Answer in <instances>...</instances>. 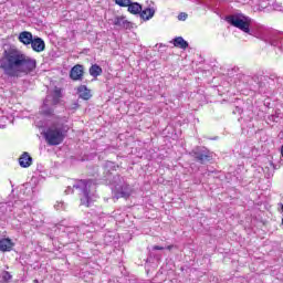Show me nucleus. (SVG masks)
<instances>
[{
    "label": "nucleus",
    "instance_id": "nucleus-29",
    "mask_svg": "<svg viewBox=\"0 0 283 283\" xmlns=\"http://www.w3.org/2000/svg\"><path fill=\"white\" fill-rule=\"evenodd\" d=\"M165 248L159 247V245H154L153 251H164Z\"/></svg>",
    "mask_w": 283,
    "mask_h": 283
},
{
    "label": "nucleus",
    "instance_id": "nucleus-18",
    "mask_svg": "<svg viewBox=\"0 0 283 283\" xmlns=\"http://www.w3.org/2000/svg\"><path fill=\"white\" fill-rule=\"evenodd\" d=\"M91 76L96 78L103 74V69L98 64H93L88 70Z\"/></svg>",
    "mask_w": 283,
    "mask_h": 283
},
{
    "label": "nucleus",
    "instance_id": "nucleus-24",
    "mask_svg": "<svg viewBox=\"0 0 283 283\" xmlns=\"http://www.w3.org/2000/svg\"><path fill=\"white\" fill-rule=\"evenodd\" d=\"M265 41L269 42L270 45H273L274 48H277V45H280V40L277 38L271 39V40L265 39Z\"/></svg>",
    "mask_w": 283,
    "mask_h": 283
},
{
    "label": "nucleus",
    "instance_id": "nucleus-9",
    "mask_svg": "<svg viewBox=\"0 0 283 283\" xmlns=\"http://www.w3.org/2000/svg\"><path fill=\"white\" fill-rule=\"evenodd\" d=\"M195 158L198 160V163L205 165V163H209L211 160V154L209 150H199L195 153Z\"/></svg>",
    "mask_w": 283,
    "mask_h": 283
},
{
    "label": "nucleus",
    "instance_id": "nucleus-15",
    "mask_svg": "<svg viewBox=\"0 0 283 283\" xmlns=\"http://www.w3.org/2000/svg\"><path fill=\"white\" fill-rule=\"evenodd\" d=\"M156 14V9L154 8H146L145 10L140 11V17L144 21H149Z\"/></svg>",
    "mask_w": 283,
    "mask_h": 283
},
{
    "label": "nucleus",
    "instance_id": "nucleus-8",
    "mask_svg": "<svg viewBox=\"0 0 283 283\" xmlns=\"http://www.w3.org/2000/svg\"><path fill=\"white\" fill-rule=\"evenodd\" d=\"M83 74H85L83 65L77 64L71 69L70 77L72 81H83Z\"/></svg>",
    "mask_w": 283,
    "mask_h": 283
},
{
    "label": "nucleus",
    "instance_id": "nucleus-31",
    "mask_svg": "<svg viewBox=\"0 0 283 283\" xmlns=\"http://www.w3.org/2000/svg\"><path fill=\"white\" fill-rule=\"evenodd\" d=\"M166 249H167L168 251H171V249H174V245H168V247H166Z\"/></svg>",
    "mask_w": 283,
    "mask_h": 283
},
{
    "label": "nucleus",
    "instance_id": "nucleus-23",
    "mask_svg": "<svg viewBox=\"0 0 283 283\" xmlns=\"http://www.w3.org/2000/svg\"><path fill=\"white\" fill-rule=\"evenodd\" d=\"M2 280L3 282H10V280H12V274L8 271L2 272Z\"/></svg>",
    "mask_w": 283,
    "mask_h": 283
},
{
    "label": "nucleus",
    "instance_id": "nucleus-6",
    "mask_svg": "<svg viewBox=\"0 0 283 283\" xmlns=\"http://www.w3.org/2000/svg\"><path fill=\"white\" fill-rule=\"evenodd\" d=\"M85 229H87V226L85 224L81 226V228L69 227L66 228L65 232L67 233L69 240H71V242H76L81 240L78 235L85 233Z\"/></svg>",
    "mask_w": 283,
    "mask_h": 283
},
{
    "label": "nucleus",
    "instance_id": "nucleus-25",
    "mask_svg": "<svg viewBox=\"0 0 283 283\" xmlns=\"http://www.w3.org/2000/svg\"><path fill=\"white\" fill-rule=\"evenodd\" d=\"M54 209H56V211H61V209H65V202L56 201V203L54 205Z\"/></svg>",
    "mask_w": 283,
    "mask_h": 283
},
{
    "label": "nucleus",
    "instance_id": "nucleus-1",
    "mask_svg": "<svg viewBox=\"0 0 283 283\" xmlns=\"http://www.w3.org/2000/svg\"><path fill=\"white\" fill-rule=\"evenodd\" d=\"M0 70L9 78L32 76L36 72V60L30 57L19 49L4 50L0 57Z\"/></svg>",
    "mask_w": 283,
    "mask_h": 283
},
{
    "label": "nucleus",
    "instance_id": "nucleus-26",
    "mask_svg": "<svg viewBox=\"0 0 283 283\" xmlns=\"http://www.w3.org/2000/svg\"><path fill=\"white\" fill-rule=\"evenodd\" d=\"M189 15L186 12H181L178 14V21H187Z\"/></svg>",
    "mask_w": 283,
    "mask_h": 283
},
{
    "label": "nucleus",
    "instance_id": "nucleus-21",
    "mask_svg": "<svg viewBox=\"0 0 283 283\" xmlns=\"http://www.w3.org/2000/svg\"><path fill=\"white\" fill-rule=\"evenodd\" d=\"M115 3L120 8H128V6L132 3V0H115Z\"/></svg>",
    "mask_w": 283,
    "mask_h": 283
},
{
    "label": "nucleus",
    "instance_id": "nucleus-32",
    "mask_svg": "<svg viewBox=\"0 0 283 283\" xmlns=\"http://www.w3.org/2000/svg\"><path fill=\"white\" fill-rule=\"evenodd\" d=\"M34 283H39V280H34Z\"/></svg>",
    "mask_w": 283,
    "mask_h": 283
},
{
    "label": "nucleus",
    "instance_id": "nucleus-20",
    "mask_svg": "<svg viewBox=\"0 0 283 283\" xmlns=\"http://www.w3.org/2000/svg\"><path fill=\"white\" fill-rule=\"evenodd\" d=\"M119 195L122 198H129V196H132V187H129V185L122 186Z\"/></svg>",
    "mask_w": 283,
    "mask_h": 283
},
{
    "label": "nucleus",
    "instance_id": "nucleus-27",
    "mask_svg": "<svg viewBox=\"0 0 283 283\" xmlns=\"http://www.w3.org/2000/svg\"><path fill=\"white\" fill-rule=\"evenodd\" d=\"M269 6H271V3L270 2L266 3V1H264V0H261L259 2V7L262 8L263 10H264V8H269Z\"/></svg>",
    "mask_w": 283,
    "mask_h": 283
},
{
    "label": "nucleus",
    "instance_id": "nucleus-13",
    "mask_svg": "<svg viewBox=\"0 0 283 283\" xmlns=\"http://www.w3.org/2000/svg\"><path fill=\"white\" fill-rule=\"evenodd\" d=\"M77 94L80 98H83V101H90L92 98V93L85 85H81L77 88Z\"/></svg>",
    "mask_w": 283,
    "mask_h": 283
},
{
    "label": "nucleus",
    "instance_id": "nucleus-7",
    "mask_svg": "<svg viewBox=\"0 0 283 283\" xmlns=\"http://www.w3.org/2000/svg\"><path fill=\"white\" fill-rule=\"evenodd\" d=\"M108 23L116 28H120L122 30H129V28H132V23L123 15H115L114 18L108 19Z\"/></svg>",
    "mask_w": 283,
    "mask_h": 283
},
{
    "label": "nucleus",
    "instance_id": "nucleus-5",
    "mask_svg": "<svg viewBox=\"0 0 283 283\" xmlns=\"http://www.w3.org/2000/svg\"><path fill=\"white\" fill-rule=\"evenodd\" d=\"M44 138L48 145H61V143H63V140L65 139V130L63 129V127H57L56 125H53L46 129V132L44 133Z\"/></svg>",
    "mask_w": 283,
    "mask_h": 283
},
{
    "label": "nucleus",
    "instance_id": "nucleus-4",
    "mask_svg": "<svg viewBox=\"0 0 283 283\" xmlns=\"http://www.w3.org/2000/svg\"><path fill=\"white\" fill-rule=\"evenodd\" d=\"M63 94L61 93V88L55 87L54 91L46 96L42 106V114L44 116H52L54 114V105H59L61 103Z\"/></svg>",
    "mask_w": 283,
    "mask_h": 283
},
{
    "label": "nucleus",
    "instance_id": "nucleus-30",
    "mask_svg": "<svg viewBox=\"0 0 283 283\" xmlns=\"http://www.w3.org/2000/svg\"><path fill=\"white\" fill-rule=\"evenodd\" d=\"M14 207H19L21 209V201H15Z\"/></svg>",
    "mask_w": 283,
    "mask_h": 283
},
{
    "label": "nucleus",
    "instance_id": "nucleus-2",
    "mask_svg": "<svg viewBox=\"0 0 283 283\" xmlns=\"http://www.w3.org/2000/svg\"><path fill=\"white\" fill-rule=\"evenodd\" d=\"M74 189H76L78 193L83 196L81 197V205H84L85 207H90L92 201H94V198H96L94 195V191H96V185L92 180H77L73 187L69 186L64 193L70 196V193H74Z\"/></svg>",
    "mask_w": 283,
    "mask_h": 283
},
{
    "label": "nucleus",
    "instance_id": "nucleus-17",
    "mask_svg": "<svg viewBox=\"0 0 283 283\" xmlns=\"http://www.w3.org/2000/svg\"><path fill=\"white\" fill-rule=\"evenodd\" d=\"M128 12H130V14H140L143 7L138 2H130L128 4Z\"/></svg>",
    "mask_w": 283,
    "mask_h": 283
},
{
    "label": "nucleus",
    "instance_id": "nucleus-3",
    "mask_svg": "<svg viewBox=\"0 0 283 283\" xmlns=\"http://www.w3.org/2000/svg\"><path fill=\"white\" fill-rule=\"evenodd\" d=\"M227 23L233 28H238L241 32L245 34H251V18L244 15L243 13H233L226 17Z\"/></svg>",
    "mask_w": 283,
    "mask_h": 283
},
{
    "label": "nucleus",
    "instance_id": "nucleus-28",
    "mask_svg": "<svg viewBox=\"0 0 283 283\" xmlns=\"http://www.w3.org/2000/svg\"><path fill=\"white\" fill-rule=\"evenodd\" d=\"M273 10H277L279 12H282V4L274 2L272 3Z\"/></svg>",
    "mask_w": 283,
    "mask_h": 283
},
{
    "label": "nucleus",
    "instance_id": "nucleus-11",
    "mask_svg": "<svg viewBox=\"0 0 283 283\" xmlns=\"http://www.w3.org/2000/svg\"><path fill=\"white\" fill-rule=\"evenodd\" d=\"M18 39L20 43H23V45H31L32 41L34 40L30 31L21 32Z\"/></svg>",
    "mask_w": 283,
    "mask_h": 283
},
{
    "label": "nucleus",
    "instance_id": "nucleus-19",
    "mask_svg": "<svg viewBox=\"0 0 283 283\" xmlns=\"http://www.w3.org/2000/svg\"><path fill=\"white\" fill-rule=\"evenodd\" d=\"M22 191L27 198H32L34 196V186L31 182L24 184Z\"/></svg>",
    "mask_w": 283,
    "mask_h": 283
},
{
    "label": "nucleus",
    "instance_id": "nucleus-14",
    "mask_svg": "<svg viewBox=\"0 0 283 283\" xmlns=\"http://www.w3.org/2000/svg\"><path fill=\"white\" fill-rule=\"evenodd\" d=\"M19 165L20 167H23V168L30 167L32 165V158L30 157V154L23 153L19 158Z\"/></svg>",
    "mask_w": 283,
    "mask_h": 283
},
{
    "label": "nucleus",
    "instance_id": "nucleus-12",
    "mask_svg": "<svg viewBox=\"0 0 283 283\" xmlns=\"http://www.w3.org/2000/svg\"><path fill=\"white\" fill-rule=\"evenodd\" d=\"M14 248V242L10 239H2L0 240V251L3 253L12 251Z\"/></svg>",
    "mask_w": 283,
    "mask_h": 283
},
{
    "label": "nucleus",
    "instance_id": "nucleus-16",
    "mask_svg": "<svg viewBox=\"0 0 283 283\" xmlns=\"http://www.w3.org/2000/svg\"><path fill=\"white\" fill-rule=\"evenodd\" d=\"M175 48H180V50H187L189 48V42L186 41L182 36L174 39Z\"/></svg>",
    "mask_w": 283,
    "mask_h": 283
},
{
    "label": "nucleus",
    "instance_id": "nucleus-10",
    "mask_svg": "<svg viewBox=\"0 0 283 283\" xmlns=\"http://www.w3.org/2000/svg\"><path fill=\"white\" fill-rule=\"evenodd\" d=\"M31 48L33 52H43L45 50V41L41 38H33L31 42Z\"/></svg>",
    "mask_w": 283,
    "mask_h": 283
},
{
    "label": "nucleus",
    "instance_id": "nucleus-22",
    "mask_svg": "<svg viewBox=\"0 0 283 283\" xmlns=\"http://www.w3.org/2000/svg\"><path fill=\"white\" fill-rule=\"evenodd\" d=\"M105 169L108 174L112 171H116V164H114L113 161H107L105 164Z\"/></svg>",
    "mask_w": 283,
    "mask_h": 283
}]
</instances>
